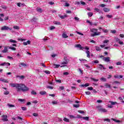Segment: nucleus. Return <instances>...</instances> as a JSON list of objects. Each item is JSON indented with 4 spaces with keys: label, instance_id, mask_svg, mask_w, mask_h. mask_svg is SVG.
Here are the masks:
<instances>
[{
    "label": "nucleus",
    "instance_id": "obj_1",
    "mask_svg": "<svg viewBox=\"0 0 124 124\" xmlns=\"http://www.w3.org/2000/svg\"><path fill=\"white\" fill-rule=\"evenodd\" d=\"M11 87L16 88L17 92H28L30 89L28 87L25 86L24 84L11 83Z\"/></svg>",
    "mask_w": 124,
    "mask_h": 124
},
{
    "label": "nucleus",
    "instance_id": "obj_2",
    "mask_svg": "<svg viewBox=\"0 0 124 124\" xmlns=\"http://www.w3.org/2000/svg\"><path fill=\"white\" fill-rule=\"evenodd\" d=\"M91 31L93 33L91 34V36L93 37L95 36L96 35H99L100 34V32H96L97 31V29H93L92 30H91Z\"/></svg>",
    "mask_w": 124,
    "mask_h": 124
},
{
    "label": "nucleus",
    "instance_id": "obj_3",
    "mask_svg": "<svg viewBox=\"0 0 124 124\" xmlns=\"http://www.w3.org/2000/svg\"><path fill=\"white\" fill-rule=\"evenodd\" d=\"M97 108H98V111H99L100 112H103V113H106V112L108 111L107 109L103 108H101V107H98Z\"/></svg>",
    "mask_w": 124,
    "mask_h": 124
},
{
    "label": "nucleus",
    "instance_id": "obj_4",
    "mask_svg": "<svg viewBox=\"0 0 124 124\" xmlns=\"http://www.w3.org/2000/svg\"><path fill=\"white\" fill-rule=\"evenodd\" d=\"M1 31H8V30H10V31H11L12 29L8 26H4L2 27L0 29Z\"/></svg>",
    "mask_w": 124,
    "mask_h": 124
},
{
    "label": "nucleus",
    "instance_id": "obj_5",
    "mask_svg": "<svg viewBox=\"0 0 124 124\" xmlns=\"http://www.w3.org/2000/svg\"><path fill=\"white\" fill-rule=\"evenodd\" d=\"M2 121H3V122H7L8 121V119H7V115H2Z\"/></svg>",
    "mask_w": 124,
    "mask_h": 124
},
{
    "label": "nucleus",
    "instance_id": "obj_6",
    "mask_svg": "<svg viewBox=\"0 0 124 124\" xmlns=\"http://www.w3.org/2000/svg\"><path fill=\"white\" fill-rule=\"evenodd\" d=\"M8 48H9V46H5L4 47V49L2 50V53H3V54H5V53H7V52H8Z\"/></svg>",
    "mask_w": 124,
    "mask_h": 124
},
{
    "label": "nucleus",
    "instance_id": "obj_7",
    "mask_svg": "<svg viewBox=\"0 0 124 124\" xmlns=\"http://www.w3.org/2000/svg\"><path fill=\"white\" fill-rule=\"evenodd\" d=\"M103 60L105 62H110V57H104Z\"/></svg>",
    "mask_w": 124,
    "mask_h": 124
},
{
    "label": "nucleus",
    "instance_id": "obj_8",
    "mask_svg": "<svg viewBox=\"0 0 124 124\" xmlns=\"http://www.w3.org/2000/svg\"><path fill=\"white\" fill-rule=\"evenodd\" d=\"M68 63V62L67 61L63 62L61 63V67H62V66H66V65Z\"/></svg>",
    "mask_w": 124,
    "mask_h": 124
},
{
    "label": "nucleus",
    "instance_id": "obj_9",
    "mask_svg": "<svg viewBox=\"0 0 124 124\" xmlns=\"http://www.w3.org/2000/svg\"><path fill=\"white\" fill-rule=\"evenodd\" d=\"M31 21V23H36L37 22V18L36 17H33Z\"/></svg>",
    "mask_w": 124,
    "mask_h": 124
},
{
    "label": "nucleus",
    "instance_id": "obj_10",
    "mask_svg": "<svg viewBox=\"0 0 124 124\" xmlns=\"http://www.w3.org/2000/svg\"><path fill=\"white\" fill-rule=\"evenodd\" d=\"M16 78H19V79H21V80H23V79H25V76L16 75Z\"/></svg>",
    "mask_w": 124,
    "mask_h": 124
},
{
    "label": "nucleus",
    "instance_id": "obj_11",
    "mask_svg": "<svg viewBox=\"0 0 124 124\" xmlns=\"http://www.w3.org/2000/svg\"><path fill=\"white\" fill-rule=\"evenodd\" d=\"M89 86H90V83H85V84H82L79 85V87L82 88L84 87H89Z\"/></svg>",
    "mask_w": 124,
    "mask_h": 124
},
{
    "label": "nucleus",
    "instance_id": "obj_12",
    "mask_svg": "<svg viewBox=\"0 0 124 124\" xmlns=\"http://www.w3.org/2000/svg\"><path fill=\"white\" fill-rule=\"evenodd\" d=\"M75 47H76L77 48H79L80 50H82V49H83V47H82V46H81V45L80 44H78L76 45Z\"/></svg>",
    "mask_w": 124,
    "mask_h": 124
},
{
    "label": "nucleus",
    "instance_id": "obj_13",
    "mask_svg": "<svg viewBox=\"0 0 124 124\" xmlns=\"http://www.w3.org/2000/svg\"><path fill=\"white\" fill-rule=\"evenodd\" d=\"M0 81L1 82H3V83H8V81L6 79L0 78Z\"/></svg>",
    "mask_w": 124,
    "mask_h": 124
},
{
    "label": "nucleus",
    "instance_id": "obj_14",
    "mask_svg": "<svg viewBox=\"0 0 124 124\" xmlns=\"http://www.w3.org/2000/svg\"><path fill=\"white\" fill-rule=\"evenodd\" d=\"M19 67H21V66H27V64L25 63L21 62V63H19Z\"/></svg>",
    "mask_w": 124,
    "mask_h": 124
},
{
    "label": "nucleus",
    "instance_id": "obj_15",
    "mask_svg": "<svg viewBox=\"0 0 124 124\" xmlns=\"http://www.w3.org/2000/svg\"><path fill=\"white\" fill-rule=\"evenodd\" d=\"M84 66H86V67L87 68V69H90V70H92V66H89V65L87 64H85Z\"/></svg>",
    "mask_w": 124,
    "mask_h": 124
},
{
    "label": "nucleus",
    "instance_id": "obj_16",
    "mask_svg": "<svg viewBox=\"0 0 124 124\" xmlns=\"http://www.w3.org/2000/svg\"><path fill=\"white\" fill-rule=\"evenodd\" d=\"M9 42H10L11 43H17V41L14 40L13 39H10L9 40Z\"/></svg>",
    "mask_w": 124,
    "mask_h": 124
},
{
    "label": "nucleus",
    "instance_id": "obj_17",
    "mask_svg": "<svg viewBox=\"0 0 124 124\" xmlns=\"http://www.w3.org/2000/svg\"><path fill=\"white\" fill-rule=\"evenodd\" d=\"M86 53L87 54V58H91V55H90V51L86 50Z\"/></svg>",
    "mask_w": 124,
    "mask_h": 124
},
{
    "label": "nucleus",
    "instance_id": "obj_18",
    "mask_svg": "<svg viewBox=\"0 0 124 124\" xmlns=\"http://www.w3.org/2000/svg\"><path fill=\"white\" fill-rule=\"evenodd\" d=\"M105 87L106 88H108V89H110V88H111V85L110 84H109L108 83H105Z\"/></svg>",
    "mask_w": 124,
    "mask_h": 124
},
{
    "label": "nucleus",
    "instance_id": "obj_19",
    "mask_svg": "<svg viewBox=\"0 0 124 124\" xmlns=\"http://www.w3.org/2000/svg\"><path fill=\"white\" fill-rule=\"evenodd\" d=\"M62 37H63V38H67V37H68V36H67L66 34L63 33L62 34Z\"/></svg>",
    "mask_w": 124,
    "mask_h": 124
},
{
    "label": "nucleus",
    "instance_id": "obj_20",
    "mask_svg": "<svg viewBox=\"0 0 124 124\" xmlns=\"http://www.w3.org/2000/svg\"><path fill=\"white\" fill-rule=\"evenodd\" d=\"M94 11H96V12H98V13H99L100 14V13H102V12L101 11V10L97 9V8H95L94 9Z\"/></svg>",
    "mask_w": 124,
    "mask_h": 124
},
{
    "label": "nucleus",
    "instance_id": "obj_21",
    "mask_svg": "<svg viewBox=\"0 0 124 124\" xmlns=\"http://www.w3.org/2000/svg\"><path fill=\"white\" fill-rule=\"evenodd\" d=\"M9 49L12 50L13 51H16V48L13 46H9Z\"/></svg>",
    "mask_w": 124,
    "mask_h": 124
},
{
    "label": "nucleus",
    "instance_id": "obj_22",
    "mask_svg": "<svg viewBox=\"0 0 124 124\" xmlns=\"http://www.w3.org/2000/svg\"><path fill=\"white\" fill-rule=\"evenodd\" d=\"M103 10L104 12H109L110 11V10L107 8H104Z\"/></svg>",
    "mask_w": 124,
    "mask_h": 124
},
{
    "label": "nucleus",
    "instance_id": "obj_23",
    "mask_svg": "<svg viewBox=\"0 0 124 124\" xmlns=\"http://www.w3.org/2000/svg\"><path fill=\"white\" fill-rule=\"evenodd\" d=\"M7 106L9 108H12L13 107H15V105H11L10 104H8Z\"/></svg>",
    "mask_w": 124,
    "mask_h": 124
},
{
    "label": "nucleus",
    "instance_id": "obj_24",
    "mask_svg": "<svg viewBox=\"0 0 124 124\" xmlns=\"http://www.w3.org/2000/svg\"><path fill=\"white\" fill-rule=\"evenodd\" d=\"M112 121H113L114 122H115V123H121V121L120 120H118L116 119H114V118H112Z\"/></svg>",
    "mask_w": 124,
    "mask_h": 124
},
{
    "label": "nucleus",
    "instance_id": "obj_25",
    "mask_svg": "<svg viewBox=\"0 0 124 124\" xmlns=\"http://www.w3.org/2000/svg\"><path fill=\"white\" fill-rule=\"evenodd\" d=\"M95 48L96 50V51H101V49L99 46H95Z\"/></svg>",
    "mask_w": 124,
    "mask_h": 124
},
{
    "label": "nucleus",
    "instance_id": "obj_26",
    "mask_svg": "<svg viewBox=\"0 0 124 124\" xmlns=\"http://www.w3.org/2000/svg\"><path fill=\"white\" fill-rule=\"evenodd\" d=\"M91 79L93 81H94V82H98V79H95L93 78H91Z\"/></svg>",
    "mask_w": 124,
    "mask_h": 124
},
{
    "label": "nucleus",
    "instance_id": "obj_27",
    "mask_svg": "<svg viewBox=\"0 0 124 124\" xmlns=\"http://www.w3.org/2000/svg\"><path fill=\"white\" fill-rule=\"evenodd\" d=\"M109 102L111 105H116L117 104V102L109 101Z\"/></svg>",
    "mask_w": 124,
    "mask_h": 124
},
{
    "label": "nucleus",
    "instance_id": "obj_28",
    "mask_svg": "<svg viewBox=\"0 0 124 124\" xmlns=\"http://www.w3.org/2000/svg\"><path fill=\"white\" fill-rule=\"evenodd\" d=\"M63 120L64 121V122H66V123H69V119L65 117H64Z\"/></svg>",
    "mask_w": 124,
    "mask_h": 124
},
{
    "label": "nucleus",
    "instance_id": "obj_29",
    "mask_svg": "<svg viewBox=\"0 0 124 124\" xmlns=\"http://www.w3.org/2000/svg\"><path fill=\"white\" fill-rule=\"evenodd\" d=\"M18 100L20 101V102H25V101H26L25 99H18Z\"/></svg>",
    "mask_w": 124,
    "mask_h": 124
},
{
    "label": "nucleus",
    "instance_id": "obj_30",
    "mask_svg": "<svg viewBox=\"0 0 124 124\" xmlns=\"http://www.w3.org/2000/svg\"><path fill=\"white\" fill-rule=\"evenodd\" d=\"M73 107H75V108H79V107H80V105H79V104H78V105L74 104L73 105Z\"/></svg>",
    "mask_w": 124,
    "mask_h": 124
},
{
    "label": "nucleus",
    "instance_id": "obj_31",
    "mask_svg": "<svg viewBox=\"0 0 124 124\" xmlns=\"http://www.w3.org/2000/svg\"><path fill=\"white\" fill-rule=\"evenodd\" d=\"M88 15L89 17H92L93 15V14L92 12L88 13Z\"/></svg>",
    "mask_w": 124,
    "mask_h": 124
},
{
    "label": "nucleus",
    "instance_id": "obj_32",
    "mask_svg": "<svg viewBox=\"0 0 124 124\" xmlns=\"http://www.w3.org/2000/svg\"><path fill=\"white\" fill-rule=\"evenodd\" d=\"M40 94H41V95L46 94V92H45V91L41 92H40Z\"/></svg>",
    "mask_w": 124,
    "mask_h": 124
},
{
    "label": "nucleus",
    "instance_id": "obj_33",
    "mask_svg": "<svg viewBox=\"0 0 124 124\" xmlns=\"http://www.w3.org/2000/svg\"><path fill=\"white\" fill-rule=\"evenodd\" d=\"M82 119L85 121H89V117H83Z\"/></svg>",
    "mask_w": 124,
    "mask_h": 124
},
{
    "label": "nucleus",
    "instance_id": "obj_34",
    "mask_svg": "<svg viewBox=\"0 0 124 124\" xmlns=\"http://www.w3.org/2000/svg\"><path fill=\"white\" fill-rule=\"evenodd\" d=\"M98 65H99L98 68H99V69H101V70L103 67V65L101 64H99Z\"/></svg>",
    "mask_w": 124,
    "mask_h": 124
},
{
    "label": "nucleus",
    "instance_id": "obj_35",
    "mask_svg": "<svg viewBox=\"0 0 124 124\" xmlns=\"http://www.w3.org/2000/svg\"><path fill=\"white\" fill-rule=\"evenodd\" d=\"M60 18H61V19H64L65 17H67L66 15L64 16H59Z\"/></svg>",
    "mask_w": 124,
    "mask_h": 124
},
{
    "label": "nucleus",
    "instance_id": "obj_36",
    "mask_svg": "<svg viewBox=\"0 0 124 124\" xmlns=\"http://www.w3.org/2000/svg\"><path fill=\"white\" fill-rule=\"evenodd\" d=\"M86 23H88V24H90V26H93V23L91 22L89 20H87L86 21Z\"/></svg>",
    "mask_w": 124,
    "mask_h": 124
},
{
    "label": "nucleus",
    "instance_id": "obj_37",
    "mask_svg": "<svg viewBox=\"0 0 124 124\" xmlns=\"http://www.w3.org/2000/svg\"><path fill=\"white\" fill-rule=\"evenodd\" d=\"M36 10H37V11H38V12H42V9H41V8H36Z\"/></svg>",
    "mask_w": 124,
    "mask_h": 124
},
{
    "label": "nucleus",
    "instance_id": "obj_38",
    "mask_svg": "<svg viewBox=\"0 0 124 124\" xmlns=\"http://www.w3.org/2000/svg\"><path fill=\"white\" fill-rule=\"evenodd\" d=\"M100 80H101V81H103V82H106V81L107 80L106 79V78H100Z\"/></svg>",
    "mask_w": 124,
    "mask_h": 124
},
{
    "label": "nucleus",
    "instance_id": "obj_39",
    "mask_svg": "<svg viewBox=\"0 0 124 124\" xmlns=\"http://www.w3.org/2000/svg\"><path fill=\"white\" fill-rule=\"evenodd\" d=\"M46 88L50 89V90H53V89H54V87L53 86H46Z\"/></svg>",
    "mask_w": 124,
    "mask_h": 124
},
{
    "label": "nucleus",
    "instance_id": "obj_40",
    "mask_svg": "<svg viewBox=\"0 0 124 124\" xmlns=\"http://www.w3.org/2000/svg\"><path fill=\"white\" fill-rule=\"evenodd\" d=\"M54 24H55V25H61V22L58 21H54Z\"/></svg>",
    "mask_w": 124,
    "mask_h": 124
},
{
    "label": "nucleus",
    "instance_id": "obj_41",
    "mask_svg": "<svg viewBox=\"0 0 124 124\" xmlns=\"http://www.w3.org/2000/svg\"><path fill=\"white\" fill-rule=\"evenodd\" d=\"M31 94H32V95L36 94V92L34 91L33 90H32L31 92Z\"/></svg>",
    "mask_w": 124,
    "mask_h": 124
},
{
    "label": "nucleus",
    "instance_id": "obj_42",
    "mask_svg": "<svg viewBox=\"0 0 124 124\" xmlns=\"http://www.w3.org/2000/svg\"><path fill=\"white\" fill-rule=\"evenodd\" d=\"M45 73H46V74H50L51 72L49 71L46 70L44 71Z\"/></svg>",
    "mask_w": 124,
    "mask_h": 124
},
{
    "label": "nucleus",
    "instance_id": "obj_43",
    "mask_svg": "<svg viewBox=\"0 0 124 124\" xmlns=\"http://www.w3.org/2000/svg\"><path fill=\"white\" fill-rule=\"evenodd\" d=\"M14 29H15L16 30H20L19 26H14Z\"/></svg>",
    "mask_w": 124,
    "mask_h": 124
},
{
    "label": "nucleus",
    "instance_id": "obj_44",
    "mask_svg": "<svg viewBox=\"0 0 124 124\" xmlns=\"http://www.w3.org/2000/svg\"><path fill=\"white\" fill-rule=\"evenodd\" d=\"M77 118H78V119H82V118L83 119V117H82V116L80 115H77Z\"/></svg>",
    "mask_w": 124,
    "mask_h": 124
},
{
    "label": "nucleus",
    "instance_id": "obj_45",
    "mask_svg": "<svg viewBox=\"0 0 124 124\" xmlns=\"http://www.w3.org/2000/svg\"><path fill=\"white\" fill-rule=\"evenodd\" d=\"M55 29H56V27H55V26H51L50 27V31H53V30H55Z\"/></svg>",
    "mask_w": 124,
    "mask_h": 124
},
{
    "label": "nucleus",
    "instance_id": "obj_46",
    "mask_svg": "<svg viewBox=\"0 0 124 124\" xmlns=\"http://www.w3.org/2000/svg\"><path fill=\"white\" fill-rule=\"evenodd\" d=\"M108 42H109V40H105L103 41V43H104V44H106L108 43Z\"/></svg>",
    "mask_w": 124,
    "mask_h": 124
},
{
    "label": "nucleus",
    "instance_id": "obj_47",
    "mask_svg": "<svg viewBox=\"0 0 124 124\" xmlns=\"http://www.w3.org/2000/svg\"><path fill=\"white\" fill-rule=\"evenodd\" d=\"M1 8H2L3 9H6V8H7V7H6V6L5 5H1Z\"/></svg>",
    "mask_w": 124,
    "mask_h": 124
},
{
    "label": "nucleus",
    "instance_id": "obj_48",
    "mask_svg": "<svg viewBox=\"0 0 124 124\" xmlns=\"http://www.w3.org/2000/svg\"><path fill=\"white\" fill-rule=\"evenodd\" d=\"M69 118H70V119H75V118H76V117L73 115H69Z\"/></svg>",
    "mask_w": 124,
    "mask_h": 124
},
{
    "label": "nucleus",
    "instance_id": "obj_49",
    "mask_svg": "<svg viewBox=\"0 0 124 124\" xmlns=\"http://www.w3.org/2000/svg\"><path fill=\"white\" fill-rule=\"evenodd\" d=\"M54 68H59L60 67V65L59 64H54Z\"/></svg>",
    "mask_w": 124,
    "mask_h": 124
},
{
    "label": "nucleus",
    "instance_id": "obj_50",
    "mask_svg": "<svg viewBox=\"0 0 124 124\" xmlns=\"http://www.w3.org/2000/svg\"><path fill=\"white\" fill-rule=\"evenodd\" d=\"M18 40L19 41H26V39L19 38Z\"/></svg>",
    "mask_w": 124,
    "mask_h": 124
},
{
    "label": "nucleus",
    "instance_id": "obj_51",
    "mask_svg": "<svg viewBox=\"0 0 124 124\" xmlns=\"http://www.w3.org/2000/svg\"><path fill=\"white\" fill-rule=\"evenodd\" d=\"M22 110H23V111H26L27 110V108L25 107H22L21 108Z\"/></svg>",
    "mask_w": 124,
    "mask_h": 124
},
{
    "label": "nucleus",
    "instance_id": "obj_52",
    "mask_svg": "<svg viewBox=\"0 0 124 124\" xmlns=\"http://www.w3.org/2000/svg\"><path fill=\"white\" fill-rule=\"evenodd\" d=\"M7 59H9V60H13V57H11V56H7Z\"/></svg>",
    "mask_w": 124,
    "mask_h": 124
},
{
    "label": "nucleus",
    "instance_id": "obj_53",
    "mask_svg": "<svg viewBox=\"0 0 124 124\" xmlns=\"http://www.w3.org/2000/svg\"><path fill=\"white\" fill-rule=\"evenodd\" d=\"M81 4H82V5H86V3L83 1H80Z\"/></svg>",
    "mask_w": 124,
    "mask_h": 124
},
{
    "label": "nucleus",
    "instance_id": "obj_54",
    "mask_svg": "<svg viewBox=\"0 0 124 124\" xmlns=\"http://www.w3.org/2000/svg\"><path fill=\"white\" fill-rule=\"evenodd\" d=\"M85 93L87 95H90V94H91V93L90 92H85Z\"/></svg>",
    "mask_w": 124,
    "mask_h": 124
},
{
    "label": "nucleus",
    "instance_id": "obj_55",
    "mask_svg": "<svg viewBox=\"0 0 124 124\" xmlns=\"http://www.w3.org/2000/svg\"><path fill=\"white\" fill-rule=\"evenodd\" d=\"M114 78H116V79H118L119 78V76L118 75H115L114 76Z\"/></svg>",
    "mask_w": 124,
    "mask_h": 124
},
{
    "label": "nucleus",
    "instance_id": "obj_56",
    "mask_svg": "<svg viewBox=\"0 0 124 124\" xmlns=\"http://www.w3.org/2000/svg\"><path fill=\"white\" fill-rule=\"evenodd\" d=\"M111 33H116V32H117V31H116V30H111Z\"/></svg>",
    "mask_w": 124,
    "mask_h": 124
},
{
    "label": "nucleus",
    "instance_id": "obj_57",
    "mask_svg": "<svg viewBox=\"0 0 124 124\" xmlns=\"http://www.w3.org/2000/svg\"><path fill=\"white\" fill-rule=\"evenodd\" d=\"M52 104H53V105L58 104V102H57V101H52Z\"/></svg>",
    "mask_w": 124,
    "mask_h": 124
},
{
    "label": "nucleus",
    "instance_id": "obj_58",
    "mask_svg": "<svg viewBox=\"0 0 124 124\" xmlns=\"http://www.w3.org/2000/svg\"><path fill=\"white\" fill-rule=\"evenodd\" d=\"M107 17H108V18H112V17H113V16H112V15H108L107 16Z\"/></svg>",
    "mask_w": 124,
    "mask_h": 124
},
{
    "label": "nucleus",
    "instance_id": "obj_59",
    "mask_svg": "<svg viewBox=\"0 0 124 124\" xmlns=\"http://www.w3.org/2000/svg\"><path fill=\"white\" fill-rule=\"evenodd\" d=\"M74 19L76 21H79V18L78 17H75Z\"/></svg>",
    "mask_w": 124,
    "mask_h": 124
},
{
    "label": "nucleus",
    "instance_id": "obj_60",
    "mask_svg": "<svg viewBox=\"0 0 124 124\" xmlns=\"http://www.w3.org/2000/svg\"><path fill=\"white\" fill-rule=\"evenodd\" d=\"M115 40L117 41V42H119L120 41V39H119L118 37L115 38Z\"/></svg>",
    "mask_w": 124,
    "mask_h": 124
},
{
    "label": "nucleus",
    "instance_id": "obj_61",
    "mask_svg": "<svg viewBox=\"0 0 124 124\" xmlns=\"http://www.w3.org/2000/svg\"><path fill=\"white\" fill-rule=\"evenodd\" d=\"M4 94H5L6 95H7V94H9V92L7 91L4 93Z\"/></svg>",
    "mask_w": 124,
    "mask_h": 124
},
{
    "label": "nucleus",
    "instance_id": "obj_62",
    "mask_svg": "<svg viewBox=\"0 0 124 124\" xmlns=\"http://www.w3.org/2000/svg\"><path fill=\"white\" fill-rule=\"evenodd\" d=\"M104 121H105L106 122H110V119H105L104 120Z\"/></svg>",
    "mask_w": 124,
    "mask_h": 124
},
{
    "label": "nucleus",
    "instance_id": "obj_63",
    "mask_svg": "<svg viewBox=\"0 0 124 124\" xmlns=\"http://www.w3.org/2000/svg\"><path fill=\"white\" fill-rule=\"evenodd\" d=\"M94 63H99V61H98V60H95V61H94Z\"/></svg>",
    "mask_w": 124,
    "mask_h": 124
},
{
    "label": "nucleus",
    "instance_id": "obj_64",
    "mask_svg": "<svg viewBox=\"0 0 124 124\" xmlns=\"http://www.w3.org/2000/svg\"><path fill=\"white\" fill-rule=\"evenodd\" d=\"M69 3H67V2H66L65 3V6H67V7H68L69 6Z\"/></svg>",
    "mask_w": 124,
    "mask_h": 124
}]
</instances>
